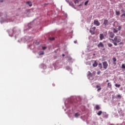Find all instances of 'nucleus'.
<instances>
[{"label": "nucleus", "instance_id": "nucleus-1", "mask_svg": "<svg viewBox=\"0 0 125 125\" xmlns=\"http://www.w3.org/2000/svg\"><path fill=\"white\" fill-rule=\"evenodd\" d=\"M110 41H112V43L115 46L118 45V43L119 44H122L123 42H122V38L120 36H115L113 39H109Z\"/></svg>", "mask_w": 125, "mask_h": 125}, {"label": "nucleus", "instance_id": "nucleus-2", "mask_svg": "<svg viewBox=\"0 0 125 125\" xmlns=\"http://www.w3.org/2000/svg\"><path fill=\"white\" fill-rule=\"evenodd\" d=\"M103 65L104 69H106L108 68V63L107 62H103Z\"/></svg>", "mask_w": 125, "mask_h": 125}, {"label": "nucleus", "instance_id": "nucleus-3", "mask_svg": "<svg viewBox=\"0 0 125 125\" xmlns=\"http://www.w3.org/2000/svg\"><path fill=\"white\" fill-rule=\"evenodd\" d=\"M13 30L14 29H13V30H7L10 37H12V36H13Z\"/></svg>", "mask_w": 125, "mask_h": 125}, {"label": "nucleus", "instance_id": "nucleus-4", "mask_svg": "<svg viewBox=\"0 0 125 125\" xmlns=\"http://www.w3.org/2000/svg\"><path fill=\"white\" fill-rule=\"evenodd\" d=\"M108 35H109V37L110 38H111V39H113V38H114V37H115V34L112 31L109 32H108Z\"/></svg>", "mask_w": 125, "mask_h": 125}, {"label": "nucleus", "instance_id": "nucleus-5", "mask_svg": "<svg viewBox=\"0 0 125 125\" xmlns=\"http://www.w3.org/2000/svg\"><path fill=\"white\" fill-rule=\"evenodd\" d=\"M103 25H104L105 26H108L109 25V22L107 20H104Z\"/></svg>", "mask_w": 125, "mask_h": 125}, {"label": "nucleus", "instance_id": "nucleus-6", "mask_svg": "<svg viewBox=\"0 0 125 125\" xmlns=\"http://www.w3.org/2000/svg\"><path fill=\"white\" fill-rule=\"evenodd\" d=\"M94 25H96V26H100V22L97 20H95L94 21Z\"/></svg>", "mask_w": 125, "mask_h": 125}, {"label": "nucleus", "instance_id": "nucleus-7", "mask_svg": "<svg viewBox=\"0 0 125 125\" xmlns=\"http://www.w3.org/2000/svg\"><path fill=\"white\" fill-rule=\"evenodd\" d=\"M98 47H102V48H103L104 47V44L102 42H100L98 44Z\"/></svg>", "mask_w": 125, "mask_h": 125}, {"label": "nucleus", "instance_id": "nucleus-8", "mask_svg": "<svg viewBox=\"0 0 125 125\" xmlns=\"http://www.w3.org/2000/svg\"><path fill=\"white\" fill-rule=\"evenodd\" d=\"M65 58H67V61L68 62H71L73 60V59L70 56H66Z\"/></svg>", "mask_w": 125, "mask_h": 125}, {"label": "nucleus", "instance_id": "nucleus-9", "mask_svg": "<svg viewBox=\"0 0 125 125\" xmlns=\"http://www.w3.org/2000/svg\"><path fill=\"white\" fill-rule=\"evenodd\" d=\"M118 113L120 114V117H124V116H125V114L122 110L119 111Z\"/></svg>", "mask_w": 125, "mask_h": 125}, {"label": "nucleus", "instance_id": "nucleus-10", "mask_svg": "<svg viewBox=\"0 0 125 125\" xmlns=\"http://www.w3.org/2000/svg\"><path fill=\"white\" fill-rule=\"evenodd\" d=\"M104 34H100V41H102V40H104Z\"/></svg>", "mask_w": 125, "mask_h": 125}, {"label": "nucleus", "instance_id": "nucleus-11", "mask_svg": "<svg viewBox=\"0 0 125 125\" xmlns=\"http://www.w3.org/2000/svg\"><path fill=\"white\" fill-rule=\"evenodd\" d=\"M112 60L113 61V65L116 66V65H117V63L116 62L117 61V59H116V58H113Z\"/></svg>", "mask_w": 125, "mask_h": 125}, {"label": "nucleus", "instance_id": "nucleus-12", "mask_svg": "<svg viewBox=\"0 0 125 125\" xmlns=\"http://www.w3.org/2000/svg\"><path fill=\"white\" fill-rule=\"evenodd\" d=\"M97 65H98L97 61H94V63L92 64L93 67H97Z\"/></svg>", "mask_w": 125, "mask_h": 125}, {"label": "nucleus", "instance_id": "nucleus-13", "mask_svg": "<svg viewBox=\"0 0 125 125\" xmlns=\"http://www.w3.org/2000/svg\"><path fill=\"white\" fill-rule=\"evenodd\" d=\"M95 109L98 110H100V109H101V107H100V106H99V105L96 104L95 106Z\"/></svg>", "mask_w": 125, "mask_h": 125}, {"label": "nucleus", "instance_id": "nucleus-14", "mask_svg": "<svg viewBox=\"0 0 125 125\" xmlns=\"http://www.w3.org/2000/svg\"><path fill=\"white\" fill-rule=\"evenodd\" d=\"M96 88L98 89L97 91H100V90H101V87L100 86L97 85Z\"/></svg>", "mask_w": 125, "mask_h": 125}, {"label": "nucleus", "instance_id": "nucleus-15", "mask_svg": "<svg viewBox=\"0 0 125 125\" xmlns=\"http://www.w3.org/2000/svg\"><path fill=\"white\" fill-rule=\"evenodd\" d=\"M44 54V52L43 51H40L39 52V55L41 56V55H43Z\"/></svg>", "mask_w": 125, "mask_h": 125}, {"label": "nucleus", "instance_id": "nucleus-16", "mask_svg": "<svg viewBox=\"0 0 125 125\" xmlns=\"http://www.w3.org/2000/svg\"><path fill=\"white\" fill-rule=\"evenodd\" d=\"M80 116H81V114L79 113H76L75 114V118H78V117H80Z\"/></svg>", "mask_w": 125, "mask_h": 125}, {"label": "nucleus", "instance_id": "nucleus-17", "mask_svg": "<svg viewBox=\"0 0 125 125\" xmlns=\"http://www.w3.org/2000/svg\"><path fill=\"white\" fill-rule=\"evenodd\" d=\"M107 87H109V88H112V84H111L110 83H107Z\"/></svg>", "mask_w": 125, "mask_h": 125}, {"label": "nucleus", "instance_id": "nucleus-18", "mask_svg": "<svg viewBox=\"0 0 125 125\" xmlns=\"http://www.w3.org/2000/svg\"><path fill=\"white\" fill-rule=\"evenodd\" d=\"M97 114L98 115V116H101V115L102 114V111L100 110L99 111H98Z\"/></svg>", "mask_w": 125, "mask_h": 125}, {"label": "nucleus", "instance_id": "nucleus-19", "mask_svg": "<svg viewBox=\"0 0 125 125\" xmlns=\"http://www.w3.org/2000/svg\"><path fill=\"white\" fill-rule=\"evenodd\" d=\"M94 30L91 29V28L90 29V33L92 34V35H94Z\"/></svg>", "mask_w": 125, "mask_h": 125}, {"label": "nucleus", "instance_id": "nucleus-20", "mask_svg": "<svg viewBox=\"0 0 125 125\" xmlns=\"http://www.w3.org/2000/svg\"><path fill=\"white\" fill-rule=\"evenodd\" d=\"M88 74H87V76L88 77H92V73H91V72H90V71H88Z\"/></svg>", "mask_w": 125, "mask_h": 125}, {"label": "nucleus", "instance_id": "nucleus-21", "mask_svg": "<svg viewBox=\"0 0 125 125\" xmlns=\"http://www.w3.org/2000/svg\"><path fill=\"white\" fill-rule=\"evenodd\" d=\"M115 98H119V99H121V98H122V95H121L120 94H118L116 96Z\"/></svg>", "mask_w": 125, "mask_h": 125}, {"label": "nucleus", "instance_id": "nucleus-22", "mask_svg": "<svg viewBox=\"0 0 125 125\" xmlns=\"http://www.w3.org/2000/svg\"><path fill=\"white\" fill-rule=\"evenodd\" d=\"M118 32V30H117L116 28H113V33H114L115 34H117Z\"/></svg>", "mask_w": 125, "mask_h": 125}, {"label": "nucleus", "instance_id": "nucleus-23", "mask_svg": "<svg viewBox=\"0 0 125 125\" xmlns=\"http://www.w3.org/2000/svg\"><path fill=\"white\" fill-rule=\"evenodd\" d=\"M107 45H108V47H112V46H113V44H112L111 43H108Z\"/></svg>", "mask_w": 125, "mask_h": 125}, {"label": "nucleus", "instance_id": "nucleus-24", "mask_svg": "<svg viewBox=\"0 0 125 125\" xmlns=\"http://www.w3.org/2000/svg\"><path fill=\"white\" fill-rule=\"evenodd\" d=\"M98 67L100 68V69H102V63H100L99 64Z\"/></svg>", "mask_w": 125, "mask_h": 125}, {"label": "nucleus", "instance_id": "nucleus-25", "mask_svg": "<svg viewBox=\"0 0 125 125\" xmlns=\"http://www.w3.org/2000/svg\"><path fill=\"white\" fill-rule=\"evenodd\" d=\"M27 4H28L29 6H32V3H31V1H27Z\"/></svg>", "mask_w": 125, "mask_h": 125}, {"label": "nucleus", "instance_id": "nucleus-26", "mask_svg": "<svg viewBox=\"0 0 125 125\" xmlns=\"http://www.w3.org/2000/svg\"><path fill=\"white\" fill-rule=\"evenodd\" d=\"M115 86H116V87H120V86H121V84H115Z\"/></svg>", "mask_w": 125, "mask_h": 125}, {"label": "nucleus", "instance_id": "nucleus-27", "mask_svg": "<svg viewBox=\"0 0 125 125\" xmlns=\"http://www.w3.org/2000/svg\"><path fill=\"white\" fill-rule=\"evenodd\" d=\"M66 69L68 71H70V70H71V68L69 66H66Z\"/></svg>", "mask_w": 125, "mask_h": 125}, {"label": "nucleus", "instance_id": "nucleus-28", "mask_svg": "<svg viewBox=\"0 0 125 125\" xmlns=\"http://www.w3.org/2000/svg\"><path fill=\"white\" fill-rule=\"evenodd\" d=\"M80 1V0H75L74 1V3H79V2Z\"/></svg>", "mask_w": 125, "mask_h": 125}, {"label": "nucleus", "instance_id": "nucleus-29", "mask_svg": "<svg viewBox=\"0 0 125 125\" xmlns=\"http://www.w3.org/2000/svg\"><path fill=\"white\" fill-rule=\"evenodd\" d=\"M91 30H93V31H95V29H96V27L95 26H94L93 27L91 28Z\"/></svg>", "mask_w": 125, "mask_h": 125}, {"label": "nucleus", "instance_id": "nucleus-30", "mask_svg": "<svg viewBox=\"0 0 125 125\" xmlns=\"http://www.w3.org/2000/svg\"><path fill=\"white\" fill-rule=\"evenodd\" d=\"M116 15H120V11H116Z\"/></svg>", "mask_w": 125, "mask_h": 125}, {"label": "nucleus", "instance_id": "nucleus-31", "mask_svg": "<svg viewBox=\"0 0 125 125\" xmlns=\"http://www.w3.org/2000/svg\"><path fill=\"white\" fill-rule=\"evenodd\" d=\"M122 30V26H119L118 27V31H121Z\"/></svg>", "mask_w": 125, "mask_h": 125}, {"label": "nucleus", "instance_id": "nucleus-32", "mask_svg": "<svg viewBox=\"0 0 125 125\" xmlns=\"http://www.w3.org/2000/svg\"><path fill=\"white\" fill-rule=\"evenodd\" d=\"M122 69H125V64H123L122 65Z\"/></svg>", "mask_w": 125, "mask_h": 125}, {"label": "nucleus", "instance_id": "nucleus-33", "mask_svg": "<svg viewBox=\"0 0 125 125\" xmlns=\"http://www.w3.org/2000/svg\"><path fill=\"white\" fill-rule=\"evenodd\" d=\"M87 3H88V0H87L86 2H84V5H87Z\"/></svg>", "mask_w": 125, "mask_h": 125}, {"label": "nucleus", "instance_id": "nucleus-34", "mask_svg": "<svg viewBox=\"0 0 125 125\" xmlns=\"http://www.w3.org/2000/svg\"><path fill=\"white\" fill-rule=\"evenodd\" d=\"M49 40H50L51 41H54V38H50Z\"/></svg>", "mask_w": 125, "mask_h": 125}, {"label": "nucleus", "instance_id": "nucleus-35", "mask_svg": "<svg viewBox=\"0 0 125 125\" xmlns=\"http://www.w3.org/2000/svg\"><path fill=\"white\" fill-rule=\"evenodd\" d=\"M42 48L43 50H45V49H46V47H42Z\"/></svg>", "mask_w": 125, "mask_h": 125}, {"label": "nucleus", "instance_id": "nucleus-36", "mask_svg": "<svg viewBox=\"0 0 125 125\" xmlns=\"http://www.w3.org/2000/svg\"><path fill=\"white\" fill-rule=\"evenodd\" d=\"M24 39L25 41H28V37L26 36Z\"/></svg>", "mask_w": 125, "mask_h": 125}, {"label": "nucleus", "instance_id": "nucleus-37", "mask_svg": "<svg viewBox=\"0 0 125 125\" xmlns=\"http://www.w3.org/2000/svg\"><path fill=\"white\" fill-rule=\"evenodd\" d=\"M97 74H98V75H100V71L98 72H97Z\"/></svg>", "mask_w": 125, "mask_h": 125}, {"label": "nucleus", "instance_id": "nucleus-38", "mask_svg": "<svg viewBox=\"0 0 125 125\" xmlns=\"http://www.w3.org/2000/svg\"><path fill=\"white\" fill-rule=\"evenodd\" d=\"M0 16H2V13H0Z\"/></svg>", "mask_w": 125, "mask_h": 125}, {"label": "nucleus", "instance_id": "nucleus-39", "mask_svg": "<svg viewBox=\"0 0 125 125\" xmlns=\"http://www.w3.org/2000/svg\"><path fill=\"white\" fill-rule=\"evenodd\" d=\"M69 4L70 5H73V3H70Z\"/></svg>", "mask_w": 125, "mask_h": 125}, {"label": "nucleus", "instance_id": "nucleus-40", "mask_svg": "<svg viewBox=\"0 0 125 125\" xmlns=\"http://www.w3.org/2000/svg\"><path fill=\"white\" fill-rule=\"evenodd\" d=\"M62 56L63 57H64L65 56V54H62Z\"/></svg>", "mask_w": 125, "mask_h": 125}, {"label": "nucleus", "instance_id": "nucleus-41", "mask_svg": "<svg viewBox=\"0 0 125 125\" xmlns=\"http://www.w3.org/2000/svg\"><path fill=\"white\" fill-rule=\"evenodd\" d=\"M74 43H77V41H74Z\"/></svg>", "mask_w": 125, "mask_h": 125}, {"label": "nucleus", "instance_id": "nucleus-42", "mask_svg": "<svg viewBox=\"0 0 125 125\" xmlns=\"http://www.w3.org/2000/svg\"><path fill=\"white\" fill-rule=\"evenodd\" d=\"M78 6H82V4L78 5Z\"/></svg>", "mask_w": 125, "mask_h": 125}, {"label": "nucleus", "instance_id": "nucleus-43", "mask_svg": "<svg viewBox=\"0 0 125 125\" xmlns=\"http://www.w3.org/2000/svg\"><path fill=\"white\" fill-rule=\"evenodd\" d=\"M108 82H109V80H107L106 81V83H108Z\"/></svg>", "mask_w": 125, "mask_h": 125}, {"label": "nucleus", "instance_id": "nucleus-44", "mask_svg": "<svg viewBox=\"0 0 125 125\" xmlns=\"http://www.w3.org/2000/svg\"><path fill=\"white\" fill-rule=\"evenodd\" d=\"M106 118L108 117V116H106Z\"/></svg>", "mask_w": 125, "mask_h": 125}]
</instances>
